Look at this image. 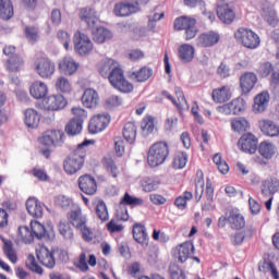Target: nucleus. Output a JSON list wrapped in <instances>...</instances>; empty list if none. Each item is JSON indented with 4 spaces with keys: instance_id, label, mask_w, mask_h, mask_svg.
<instances>
[{
    "instance_id": "a19ab883",
    "label": "nucleus",
    "mask_w": 279,
    "mask_h": 279,
    "mask_svg": "<svg viewBox=\"0 0 279 279\" xmlns=\"http://www.w3.org/2000/svg\"><path fill=\"white\" fill-rule=\"evenodd\" d=\"M123 138L131 145L136 141L137 128L134 122H126L122 130Z\"/></svg>"
},
{
    "instance_id": "603ef678",
    "label": "nucleus",
    "mask_w": 279,
    "mask_h": 279,
    "mask_svg": "<svg viewBox=\"0 0 279 279\" xmlns=\"http://www.w3.org/2000/svg\"><path fill=\"white\" fill-rule=\"evenodd\" d=\"M174 93L178 99L177 104H174L175 108H178L179 112H186L189 110V101L184 97V92H182L181 87H175Z\"/></svg>"
},
{
    "instance_id": "f704fd0d",
    "label": "nucleus",
    "mask_w": 279,
    "mask_h": 279,
    "mask_svg": "<svg viewBox=\"0 0 279 279\" xmlns=\"http://www.w3.org/2000/svg\"><path fill=\"white\" fill-rule=\"evenodd\" d=\"M14 17V3L12 0H0V19L11 21Z\"/></svg>"
},
{
    "instance_id": "c85d7f7f",
    "label": "nucleus",
    "mask_w": 279,
    "mask_h": 279,
    "mask_svg": "<svg viewBox=\"0 0 279 279\" xmlns=\"http://www.w3.org/2000/svg\"><path fill=\"white\" fill-rule=\"evenodd\" d=\"M82 104L85 108L93 109L99 106V94L93 88L85 89L82 96Z\"/></svg>"
},
{
    "instance_id": "ddd939ff",
    "label": "nucleus",
    "mask_w": 279,
    "mask_h": 279,
    "mask_svg": "<svg viewBox=\"0 0 279 279\" xmlns=\"http://www.w3.org/2000/svg\"><path fill=\"white\" fill-rule=\"evenodd\" d=\"M80 191L85 195H96L97 193V180L90 174H82L77 179Z\"/></svg>"
},
{
    "instance_id": "6e6d98bb",
    "label": "nucleus",
    "mask_w": 279,
    "mask_h": 279,
    "mask_svg": "<svg viewBox=\"0 0 279 279\" xmlns=\"http://www.w3.org/2000/svg\"><path fill=\"white\" fill-rule=\"evenodd\" d=\"M141 185L145 193H151V191H156V189L160 186V181L154 178L144 177L141 181Z\"/></svg>"
},
{
    "instance_id": "5fc2aeb1",
    "label": "nucleus",
    "mask_w": 279,
    "mask_h": 279,
    "mask_svg": "<svg viewBox=\"0 0 279 279\" xmlns=\"http://www.w3.org/2000/svg\"><path fill=\"white\" fill-rule=\"evenodd\" d=\"M186 162H189V155L184 151H178L174 154L172 159L173 169H184L186 167Z\"/></svg>"
},
{
    "instance_id": "5701e85b",
    "label": "nucleus",
    "mask_w": 279,
    "mask_h": 279,
    "mask_svg": "<svg viewBox=\"0 0 279 279\" xmlns=\"http://www.w3.org/2000/svg\"><path fill=\"white\" fill-rule=\"evenodd\" d=\"M258 82V76L254 72H246L240 76V88L243 95H250Z\"/></svg>"
},
{
    "instance_id": "bb28decb",
    "label": "nucleus",
    "mask_w": 279,
    "mask_h": 279,
    "mask_svg": "<svg viewBox=\"0 0 279 279\" xmlns=\"http://www.w3.org/2000/svg\"><path fill=\"white\" fill-rule=\"evenodd\" d=\"M132 233L136 243H140V245H149V235L147 234V228H145V225L138 222L134 223Z\"/></svg>"
},
{
    "instance_id": "052dcab7",
    "label": "nucleus",
    "mask_w": 279,
    "mask_h": 279,
    "mask_svg": "<svg viewBox=\"0 0 279 279\" xmlns=\"http://www.w3.org/2000/svg\"><path fill=\"white\" fill-rule=\"evenodd\" d=\"M59 233L65 239H73V229L66 221H60L58 226Z\"/></svg>"
},
{
    "instance_id": "2eb2a0df",
    "label": "nucleus",
    "mask_w": 279,
    "mask_h": 279,
    "mask_svg": "<svg viewBox=\"0 0 279 279\" xmlns=\"http://www.w3.org/2000/svg\"><path fill=\"white\" fill-rule=\"evenodd\" d=\"M136 12H141V8L138 2H119L114 4L113 13L116 16H132V14H136Z\"/></svg>"
},
{
    "instance_id": "c756f323",
    "label": "nucleus",
    "mask_w": 279,
    "mask_h": 279,
    "mask_svg": "<svg viewBox=\"0 0 279 279\" xmlns=\"http://www.w3.org/2000/svg\"><path fill=\"white\" fill-rule=\"evenodd\" d=\"M4 66L9 73H19L25 66V59L21 54H15L5 61Z\"/></svg>"
},
{
    "instance_id": "9b49d317",
    "label": "nucleus",
    "mask_w": 279,
    "mask_h": 279,
    "mask_svg": "<svg viewBox=\"0 0 279 279\" xmlns=\"http://www.w3.org/2000/svg\"><path fill=\"white\" fill-rule=\"evenodd\" d=\"M110 114L98 113L90 118L88 123L89 134H99L110 125Z\"/></svg>"
},
{
    "instance_id": "0e129e2a",
    "label": "nucleus",
    "mask_w": 279,
    "mask_h": 279,
    "mask_svg": "<svg viewBox=\"0 0 279 279\" xmlns=\"http://www.w3.org/2000/svg\"><path fill=\"white\" fill-rule=\"evenodd\" d=\"M29 173L39 182H47L49 180V174H47V170L40 167H34Z\"/></svg>"
},
{
    "instance_id": "dca6fc26",
    "label": "nucleus",
    "mask_w": 279,
    "mask_h": 279,
    "mask_svg": "<svg viewBox=\"0 0 279 279\" xmlns=\"http://www.w3.org/2000/svg\"><path fill=\"white\" fill-rule=\"evenodd\" d=\"M221 40V35L215 31H209L198 35L196 39L197 47L208 49V47H215Z\"/></svg>"
},
{
    "instance_id": "20e7f679",
    "label": "nucleus",
    "mask_w": 279,
    "mask_h": 279,
    "mask_svg": "<svg viewBox=\"0 0 279 279\" xmlns=\"http://www.w3.org/2000/svg\"><path fill=\"white\" fill-rule=\"evenodd\" d=\"M169 144L167 142H157L153 144L147 153V163L149 167H160L169 158Z\"/></svg>"
},
{
    "instance_id": "cd10ccee",
    "label": "nucleus",
    "mask_w": 279,
    "mask_h": 279,
    "mask_svg": "<svg viewBox=\"0 0 279 279\" xmlns=\"http://www.w3.org/2000/svg\"><path fill=\"white\" fill-rule=\"evenodd\" d=\"M68 221L76 230L82 228V226H84L85 223H88V219H86V216H84V214H82V209L80 207L72 209L68 214Z\"/></svg>"
},
{
    "instance_id": "72a5a7b5",
    "label": "nucleus",
    "mask_w": 279,
    "mask_h": 279,
    "mask_svg": "<svg viewBox=\"0 0 279 279\" xmlns=\"http://www.w3.org/2000/svg\"><path fill=\"white\" fill-rule=\"evenodd\" d=\"M92 36L94 43L97 45H104L107 40H111L112 32L104 26H99L93 31Z\"/></svg>"
},
{
    "instance_id": "bf43d9fd",
    "label": "nucleus",
    "mask_w": 279,
    "mask_h": 279,
    "mask_svg": "<svg viewBox=\"0 0 279 279\" xmlns=\"http://www.w3.org/2000/svg\"><path fill=\"white\" fill-rule=\"evenodd\" d=\"M24 35L29 43H37L39 38L38 26H26Z\"/></svg>"
},
{
    "instance_id": "f3484780",
    "label": "nucleus",
    "mask_w": 279,
    "mask_h": 279,
    "mask_svg": "<svg viewBox=\"0 0 279 279\" xmlns=\"http://www.w3.org/2000/svg\"><path fill=\"white\" fill-rule=\"evenodd\" d=\"M193 254H195V245L191 241L183 242L174 248V255L179 263H186Z\"/></svg>"
},
{
    "instance_id": "864d4df0",
    "label": "nucleus",
    "mask_w": 279,
    "mask_h": 279,
    "mask_svg": "<svg viewBox=\"0 0 279 279\" xmlns=\"http://www.w3.org/2000/svg\"><path fill=\"white\" fill-rule=\"evenodd\" d=\"M84 123L82 120L72 119L69 121V123L65 125V132L69 134V136H76V134H80L82 132Z\"/></svg>"
},
{
    "instance_id": "4468645a",
    "label": "nucleus",
    "mask_w": 279,
    "mask_h": 279,
    "mask_svg": "<svg viewBox=\"0 0 279 279\" xmlns=\"http://www.w3.org/2000/svg\"><path fill=\"white\" fill-rule=\"evenodd\" d=\"M78 19L83 23H86L89 29H95L97 23L99 22V15L97 11L90 7H84L78 10Z\"/></svg>"
},
{
    "instance_id": "8fccbe9b",
    "label": "nucleus",
    "mask_w": 279,
    "mask_h": 279,
    "mask_svg": "<svg viewBox=\"0 0 279 279\" xmlns=\"http://www.w3.org/2000/svg\"><path fill=\"white\" fill-rule=\"evenodd\" d=\"M17 241H20V243H24L25 245L34 243V233H32L29 227L19 228Z\"/></svg>"
},
{
    "instance_id": "69168bd1",
    "label": "nucleus",
    "mask_w": 279,
    "mask_h": 279,
    "mask_svg": "<svg viewBox=\"0 0 279 279\" xmlns=\"http://www.w3.org/2000/svg\"><path fill=\"white\" fill-rule=\"evenodd\" d=\"M169 275L170 279H186V275H184V271L180 269L178 264H171L169 266Z\"/></svg>"
},
{
    "instance_id": "4c0bfd02",
    "label": "nucleus",
    "mask_w": 279,
    "mask_h": 279,
    "mask_svg": "<svg viewBox=\"0 0 279 279\" xmlns=\"http://www.w3.org/2000/svg\"><path fill=\"white\" fill-rule=\"evenodd\" d=\"M54 88L57 93H62L63 95H68L73 90V85L71 84V80L66 76H58L54 81Z\"/></svg>"
},
{
    "instance_id": "f257e3e1",
    "label": "nucleus",
    "mask_w": 279,
    "mask_h": 279,
    "mask_svg": "<svg viewBox=\"0 0 279 279\" xmlns=\"http://www.w3.org/2000/svg\"><path fill=\"white\" fill-rule=\"evenodd\" d=\"M96 69L99 75L107 77L112 88L119 93L128 95L134 90V84L125 77V71H123L121 63L117 60L110 58L101 59L97 63Z\"/></svg>"
},
{
    "instance_id": "6ab92c4d",
    "label": "nucleus",
    "mask_w": 279,
    "mask_h": 279,
    "mask_svg": "<svg viewBox=\"0 0 279 279\" xmlns=\"http://www.w3.org/2000/svg\"><path fill=\"white\" fill-rule=\"evenodd\" d=\"M269 101H271L269 92H260L254 97L253 112L255 114H263L269 108Z\"/></svg>"
},
{
    "instance_id": "ea45409f",
    "label": "nucleus",
    "mask_w": 279,
    "mask_h": 279,
    "mask_svg": "<svg viewBox=\"0 0 279 279\" xmlns=\"http://www.w3.org/2000/svg\"><path fill=\"white\" fill-rule=\"evenodd\" d=\"M231 130L236 134H245L250 130V121L243 117L233 118L231 120Z\"/></svg>"
},
{
    "instance_id": "1a4fd4ad",
    "label": "nucleus",
    "mask_w": 279,
    "mask_h": 279,
    "mask_svg": "<svg viewBox=\"0 0 279 279\" xmlns=\"http://www.w3.org/2000/svg\"><path fill=\"white\" fill-rule=\"evenodd\" d=\"M73 45L74 50L80 56H90L93 53V49H95V46L93 45V41L89 37H87L86 34L82 33L81 31H77L73 36Z\"/></svg>"
},
{
    "instance_id": "de8ad7c7",
    "label": "nucleus",
    "mask_w": 279,
    "mask_h": 279,
    "mask_svg": "<svg viewBox=\"0 0 279 279\" xmlns=\"http://www.w3.org/2000/svg\"><path fill=\"white\" fill-rule=\"evenodd\" d=\"M102 165L107 173H109L111 178H119L121 171L119 170V167L117 166V162L114 161V159H112V157H105L102 159Z\"/></svg>"
},
{
    "instance_id": "49530a36",
    "label": "nucleus",
    "mask_w": 279,
    "mask_h": 279,
    "mask_svg": "<svg viewBox=\"0 0 279 279\" xmlns=\"http://www.w3.org/2000/svg\"><path fill=\"white\" fill-rule=\"evenodd\" d=\"M95 213L99 220L108 221L110 219V213L108 211V205L104 199H98L95 204Z\"/></svg>"
},
{
    "instance_id": "b1692460",
    "label": "nucleus",
    "mask_w": 279,
    "mask_h": 279,
    "mask_svg": "<svg viewBox=\"0 0 279 279\" xmlns=\"http://www.w3.org/2000/svg\"><path fill=\"white\" fill-rule=\"evenodd\" d=\"M245 99H243L242 97H238L232 99L230 102H227L222 106V112L225 114H241V112H243V110H245Z\"/></svg>"
},
{
    "instance_id": "58836bf2",
    "label": "nucleus",
    "mask_w": 279,
    "mask_h": 279,
    "mask_svg": "<svg viewBox=\"0 0 279 279\" xmlns=\"http://www.w3.org/2000/svg\"><path fill=\"white\" fill-rule=\"evenodd\" d=\"M26 209L27 213L36 219H40V217H43V205H40V202L36 198H28L26 201Z\"/></svg>"
},
{
    "instance_id": "39448f33",
    "label": "nucleus",
    "mask_w": 279,
    "mask_h": 279,
    "mask_svg": "<svg viewBox=\"0 0 279 279\" xmlns=\"http://www.w3.org/2000/svg\"><path fill=\"white\" fill-rule=\"evenodd\" d=\"M234 39L245 49H258L260 47V36L248 27H240L234 33Z\"/></svg>"
},
{
    "instance_id": "2f4dec72",
    "label": "nucleus",
    "mask_w": 279,
    "mask_h": 279,
    "mask_svg": "<svg viewBox=\"0 0 279 279\" xmlns=\"http://www.w3.org/2000/svg\"><path fill=\"white\" fill-rule=\"evenodd\" d=\"M24 123L26 128H29L31 130H36V128L40 125V113L32 108L26 109L24 111Z\"/></svg>"
},
{
    "instance_id": "774afa93",
    "label": "nucleus",
    "mask_w": 279,
    "mask_h": 279,
    "mask_svg": "<svg viewBox=\"0 0 279 279\" xmlns=\"http://www.w3.org/2000/svg\"><path fill=\"white\" fill-rule=\"evenodd\" d=\"M76 230H80V232L82 234V239H84L87 242L93 241V230L89 229L87 223H85L84 226H82L81 228H78Z\"/></svg>"
},
{
    "instance_id": "a211bd4d",
    "label": "nucleus",
    "mask_w": 279,
    "mask_h": 279,
    "mask_svg": "<svg viewBox=\"0 0 279 279\" xmlns=\"http://www.w3.org/2000/svg\"><path fill=\"white\" fill-rule=\"evenodd\" d=\"M279 191V179L278 177H268L262 181L260 193L262 199H267L269 195H276Z\"/></svg>"
},
{
    "instance_id": "4be33fe9",
    "label": "nucleus",
    "mask_w": 279,
    "mask_h": 279,
    "mask_svg": "<svg viewBox=\"0 0 279 279\" xmlns=\"http://www.w3.org/2000/svg\"><path fill=\"white\" fill-rule=\"evenodd\" d=\"M43 104L46 108V110H64L66 108V98L64 96L57 94V95H50L47 98L43 100Z\"/></svg>"
},
{
    "instance_id": "09e8293b",
    "label": "nucleus",
    "mask_w": 279,
    "mask_h": 279,
    "mask_svg": "<svg viewBox=\"0 0 279 279\" xmlns=\"http://www.w3.org/2000/svg\"><path fill=\"white\" fill-rule=\"evenodd\" d=\"M262 16L269 25H272V27L278 25V15L276 14V10H274L269 4L262 9Z\"/></svg>"
},
{
    "instance_id": "9d476101",
    "label": "nucleus",
    "mask_w": 279,
    "mask_h": 279,
    "mask_svg": "<svg viewBox=\"0 0 279 279\" xmlns=\"http://www.w3.org/2000/svg\"><path fill=\"white\" fill-rule=\"evenodd\" d=\"M36 257L40 265L47 267L48 269H53L56 267V251L49 250L44 244H38L36 246Z\"/></svg>"
},
{
    "instance_id": "6e6552de",
    "label": "nucleus",
    "mask_w": 279,
    "mask_h": 279,
    "mask_svg": "<svg viewBox=\"0 0 279 279\" xmlns=\"http://www.w3.org/2000/svg\"><path fill=\"white\" fill-rule=\"evenodd\" d=\"M35 72L41 80H49L56 73V63L48 57H37L34 61Z\"/></svg>"
},
{
    "instance_id": "79ce46f5",
    "label": "nucleus",
    "mask_w": 279,
    "mask_h": 279,
    "mask_svg": "<svg viewBox=\"0 0 279 279\" xmlns=\"http://www.w3.org/2000/svg\"><path fill=\"white\" fill-rule=\"evenodd\" d=\"M154 75V70L149 66H142L140 70L131 73V78L135 82H147Z\"/></svg>"
},
{
    "instance_id": "e2e57ef3",
    "label": "nucleus",
    "mask_w": 279,
    "mask_h": 279,
    "mask_svg": "<svg viewBox=\"0 0 279 279\" xmlns=\"http://www.w3.org/2000/svg\"><path fill=\"white\" fill-rule=\"evenodd\" d=\"M26 267L31 270L34 271L35 274L43 275V268L38 265L36 262V257L34 254H29L26 259Z\"/></svg>"
},
{
    "instance_id": "c03bdc74",
    "label": "nucleus",
    "mask_w": 279,
    "mask_h": 279,
    "mask_svg": "<svg viewBox=\"0 0 279 279\" xmlns=\"http://www.w3.org/2000/svg\"><path fill=\"white\" fill-rule=\"evenodd\" d=\"M3 243V252L7 258L14 264L19 260V256L16 255V251L14 250V243L11 240H7L5 238L1 239Z\"/></svg>"
},
{
    "instance_id": "f8f14e48",
    "label": "nucleus",
    "mask_w": 279,
    "mask_h": 279,
    "mask_svg": "<svg viewBox=\"0 0 279 279\" xmlns=\"http://www.w3.org/2000/svg\"><path fill=\"white\" fill-rule=\"evenodd\" d=\"M238 147L244 154L258 151V137L253 133H244L238 141Z\"/></svg>"
},
{
    "instance_id": "e433bc0d",
    "label": "nucleus",
    "mask_w": 279,
    "mask_h": 279,
    "mask_svg": "<svg viewBox=\"0 0 279 279\" xmlns=\"http://www.w3.org/2000/svg\"><path fill=\"white\" fill-rule=\"evenodd\" d=\"M141 130L144 136H149V134H154V130H156V117L151 114H146L142 119Z\"/></svg>"
},
{
    "instance_id": "0eeeda50",
    "label": "nucleus",
    "mask_w": 279,
    "mask_h": 279,
    "mask_svg": "<svg viewBox=\"0 0 279 279\" xmlns=\"http://www.w3.org/2000/svg\"><path fill=\"white\" fill-rule=\"evenodd\" d=\"M257 150L262 157H255L254 162L262 166L269 165V160H274L278 151L276 145L269 141L260 142V144L257 146Z\"/></svg>"
},
{
    "instance_id": "7c9ffc66",
    "label": "nucleus",
    "mask_w": 279,
    "mask_h": 279,
    "mask_svg": "<svg viewBox=\"0 0 279 279\" xmlns=\"http://www.w3.org/2000/svg\"><path fill=\"white\" fill-rule=\"evenodd\" d=\"M80 69V63L75 62V60L71 57H64L59 62V71L64 73L65 75H73Z\"/></svg>"
},
{
    "instance_id": "393cba45",
    "label": "nucleus",
    "mask_w": 279,
    "mask_h": 279,
    "mask_svg": "<svg viewBox=\"0 0 279 279\" xmlns=\"http://www.w3.org/2000/svg\"><path fill=\"white\" fill-rule=\"evenodd\" d=\"M217 16L222 23L230 25L231 23H234L236 13H234V9L230 8L229 4H218Z\"/></svg>"
},
{
    "instance_id": "a18cd8bd",
    "label": "nucleus",
    "mask_w": 279,
    "mask_h": 279,
    "mask_svg": "<svg viewBox=\"0 0 279 279\" xmlns=\"http://www.w3.org/2000/svg\"><path fill=\"white\" fill-rule=\"evenodd\" d=\"M205 198L206 202L202 205V210H213V202L215 199V187H213V183H210V181H207L206 183Z\"/></svg>"
},
{
    "instance_id": "a878e982",
    "label": "nucleus",
    "mask_w": 279,
    "mask_h": 279,
    "mask_svg": "<svg viewBox=\"0 0 279 279\" xmlns=\"http://www.w3.org/2000/svg\"><path fill=\"white\" fill-rule=\"evenodd\" d=\"M29 95L33 99H46L49 95V87L43 81H35L29 86Z\"/></svg>"
},
{
    "instance_id": "7ed1b4c3",
    "label": "nucleus",
    "mask_w": 279,
    "mask_h": 279,
    "mask_svg": "<svg viewBox=\"0 0 279 279\" xmlns=\"http://www.w3.org/2000/svg\"><path fill=\"white\" fill-rule=\"evenodd\" d=\"M66 141V135L64 131L59 129H49L45 131L41 136L38 137L39 145H43L40 149L41 156L44 158H51V147H62Z\"/></svg>"
},
{
    "instance_id": "4d7b16f0",
    "label": "nucleus",
    "mask_w": 279,
    "mask_h": 279,
    "mask_svg": "<svg viewBox=\"0 0 279 279\" xmlns=\"http://www.w3.org/2000/svg\"><path fill=\"white\" fill-rule=\"evenodd\" d=\"M193 199V193L185 191L183 194L175 198L174 205L179 210H185L187 202H191Z\"/></svg>"
},
{
    "instance_id": "412c9836",
    "label": "nucleus",
    "mask_w": 279,
    "mask_h": 279,
    "mask_svg": "<svg viewBox=\"0 0 279 279\" xmlns=\"http://www.w3.org/2000/svg\"><path fill=\"white\" fill-rule=\"evenodd\" d=\"M257 125L264 136H269L270 138L279 136V125L274 120L259 119Z\"/></svg>"
},
{
    "instance_id": "aec40b11",
    "label": "nucleus",
    "mask_w": 279,
    "mask_h": 279,
    "mask_svg": "<svg viewBox=\"0 0 279 279\" xmlns=\"http://www.w3.org/2000/svg\"><path fill=\"white\" fill-rule=\"evenodd\" d=\"M214 104H228L232 99V88L230 85H222L211 90Z\"/></svg>"
},
{
    "instance_id": "473e14b6",
    "label": "nucleus",
    "mask_w": 279,
    "mask_h": 279,
    "mask_svg": "<svg viewBox=\"0 0 279 279\" xmlns=\"http://www.w3.org/2000/svg\"><path fill=\"white\" fill-rule=\"evenodd\" d=\"M178 57L181 62L187 64L189 62H193L195 58V47L189 44H183L178 49Z\"/></svg>"
},
{
    "instance_id": "13d9d810",
    "label": "nucleus",
    "mask_w": 279,
    "mask_h": 279,
    "mask_svg": "<svg viewBox=\"0 0 279 279\" xmlns=\"http://www.w3.org/2000/svg\"><path fill=\"white\" fill-rule=\"evenodd\" d=\"M213 161L216 163L218 171H220L222 175H226V173L230 171V166H228V162L223 160V158L221 157V154L219 153L215 154L213 157Z\"/></svg>"
},
{
    "instance_id": "3c124183",
    "label": "nucleus",
    "mask_w": 279,
    "mask_h": 279,
    "mask_svg": "<svg viewBox=\"0 0 279 279\" xmlns=\"http://www.w3.org/2000/svg\"><path fill=\"white\" fill-rule=\"evenodd\" d=\"M31 232L33 233L34 239H45V236H49L45 225L38 222V220L31 221Z\"/></svg>"
},
{
    "instance_id": "338daca9",
    "label": "nucleus",
    "mask_w": 279,
    "mask_h": 279,
    "mask_svg": "<svg viewBox=\"0 0 279 279\" xmlns=\"http://www.w3.org/2000/svg\"><path fill=\"white\" fill-rule=\"evenodd\" d=\"M142 270H143V267L138 262L131 263L126 269L129 276H131L132 278L138 277Z\"/></svg>"
},
{
    "instance_id": "680f3d73",
    "label": "nucleus",
    "mask_w": 279,
    "mask_h": 279,
    "mask_svg": "<svg viewBox=\"0 0 279 279\" xmlns=\"http://www.w3.org/2000/svg\"><path fill=\"white\" fill-rule=\"evenodd\" d=\"M275 69L276 68L274 66V64L271 62L266 61L264 63H260V65L257 70V73L262 77H269Z\"/></svg>"
},
{
    "instance_id": "f03ea898",
    "label": "nucleus",
    "mask_w": 279,
    "mask_h": 279,
    "mask_svg": "<svg viewBox=\"0 0 279 279\" xmlns=\"http://www.w3.org/2000/svg\"><path fill=\"white\" fill-rule=\"evenodd\" d=\"M89 143L90 141L82 142L63 160V171H65L68 175H75V173H80V171L84 169V165H86V156L88 151L86 147L88 146Z\"/></svg>"
},
{
    "instance_id": "423d86ee",
    "label": "nucleus",
    "mask_w": 279,
    "mask_h": 279,
    "mask_svg": "<svg viewBox=\"0 0 279 279\" xmlns=\"http://www.w3.org/2000/svg\"><path fill=\"white\" fill-rule=\"evenodd\" d=\"M173 26L177 32H185V40H193L199 34L197 19L192 16L181 15L177 17Z\"/></svg>"
},
{
    "instance_id": "c9c22d12",
    "label": "nucleus",
    "mask_w": 279,
    "mask_h": 279,
    "mask_svg": "<svg viewBox=\"0 0 279 279\" xmlns=\"http://www.w3.org/2000/svg\"><path fill=\"white\" fill-rule=\"evenodd\" d=\"M228 222L233 230H241V228H245V218L239 210L232 209L228 217Z\"/></svg>"
},
{
    "instance_id": "37998d69",
    "label": "nucleus",
    "mask_w": 279,
    "mask_h": 279,
    "mask_svg": "<svg viewBox=\"0 0 279 279\" xmlns=\"http://www.w3.org/2000/svg\"><path fill=\"white\" fill-rule=\"evenodd\" d=\"M143 204H145L143 198L133 196L130 192H126L120 199V206H130V208H136L143 206Z\"/></svg>"
}]
</instances>
